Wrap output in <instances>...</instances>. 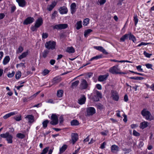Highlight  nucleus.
Instances as JSON below:
<instances>
[{
	"mask_svg": "<svg viewBox=\"0 0 154 154\" xmlns=\"http://www.w3.org/2000/svg\"><path fill=\"white\" fill-rule=\"evenodd\" d=\"M60 82V80L58 78L55 77L53 79L52 82L54 84L58 83Z\"/></svg>",
	"mask_w": 154,
	"mask_h": 154,
	"instance_id": "09e8293b",
	"label": "nucleus"
},
{
	"mask_svg": "<svg viewBox=\"0 0 154 154\" xmlns=\"http://www.w3.org/2000/svg\"><path fill=\"white\" fill-rule=\"evenodd\" d=\"M57 4V2L55 1L52 2L51 4L48 6L47 8V10L49 11H51L56 5Z\"/></svg>",
	"mask_w": 154,
	"mask_h": 154,
	"instance_id": "f3484780",
	"label": "nucleus"
},
{
	"mask_svg": "<svg viewBox=\"0 0 154 154\" xmlns=\"http://www.w3.org/2000/svg\"><path fill=\"white\" fill-rule=\"evenodd\" d=\"M57 12L56 11H54L53 13L52 14L51 18L52 19H54L55 18L56 15L57 14Z\"/></svg>",
	"mask_w": 154,
	"mask_h": 154,
	"instance_id": "864d4df0",
	"label": "nucleus"
},
{
	"mask_svg": "<svg viewBox=\"0 0 154 154\" xmlns=\"http://www.w3.org/2000/svg\"><path fill=\"white\" fill-rule=\"evenodd\" d=\"M102 55H101L95 56L91 58L90 60V61H91L94 60H97L101 58H102Z\"/></svg>",
	"mask_w": 154,
	"mask_h": 154,
	"instance_id": "72a5a7b5",
	"label": "nucleus"
},
{
	"mask_svg": "<svg viewBox=\"0 0 154 154\" xmlns=\"http://www.w3.org/2000/svg\"><path fill=\"white\" fill-rule=\"evenodd\" d=\"M14 119L17 121H19L21 120V116L20 115L18 116H16L14 117Z\"/></svg>",
	"mask_w": 154,
	"mask_h": 154,
	"instance_id": "c03bdc74",
	"label": "nucleus"
},
{
	"mask_svg": "<svg viewBox=\"0 0 154 154\" xmlns=\"http://www.w3.org/2000/svg\"><path fill=\"white\" fill-rule=\"evenodd\" d=\"M137 69L139 71L143 72V69L141 68V66L140 65H139L136 66Z\"/></svg>",
	"mask_w": 154,
	"mask_h": 154,
	"instance_id": "4d7b16f0",
	"label": "nucleus"
},
{
	"mask_svg": "<svg viewBox=\"0 0 154 154\" xmlns=\"http://www.w3.org/2000/svg\"><path fill=\"white\" fill-rule=\"evenodd\" d=\"M144 145V143L142 141H141L139 142V143L138 145L139 147L140 148H141Z\"/></svg>",
	"mask_w": 154,
	"mask_h": 154,
	"instance_id": "69168bd1",
	"label": "nucleus"
},
{
	"mask_svg": "<svg viewBox=\"0 0 154 154\" xmlns=\"http://www.w3.org/2000/svg\"><path fill=\"white\" fill-rule=\"evenodd\" d=\"M23 48L21 46H20L17 51V53H20L23 51Z\"/></svg>",
	"mask_w": 154,
	"mask_h": 154,
	"instance_id": "8fccbe9b",
	"label": "nucleus"
},
{
	"mask_svg": "<svg viewBox=\"0 0 154 154\" xmlns=\"http://www.w3.org/2000/svg\"><path fill=\"white\" fill-rule=\"evenodd\" d=\"M122 150L125 152V154L128 153L131 151V150L130 149L124 148Z\"/></svg>",
	"mask_w": 154,
	"mask_h": 154,
	"instance_id": "de8ad7c7",
	"label": "nucleus"
},
{
	"mask_svg": "<svg viewBox=\"0 0 154 154\" xmlns=\"http://www.w3.org/2000/svg\"><path fill=\"white\" fill-rule=\"evenodd\" d=\"M49 121L46 120L43 122H42V125L44 128H45L47 126L48 124L49 123Z\"/></svg>",
	"mask_w": 154,
	"mask_h": 154,
	"instance_id": "a19ab883",
	"label": "nucleus"
},
{
	"mask_svg": "<svg viewBox=\"0 0 154 154\" xmlns=\"http://www.w3.org/2000/svg\"><path fill=\"white\" fill-rule=\"evenodd\" d=\"M38 28L35 25L34 26H32L31 29L32 31L34 32L36 31Z\"/></svg>",
	"mask_w": 154,
	"mask_h": 154,
	"instance_id": "6e6d98bb",
	"label": "nucleus"
},
{
	"mask_svg": "<svg viewBox=\"0 0 154 154\" xmlns=\"http://www.w3.org/2000/svg\"><path fill=\"white\" fill-rule=\"evenodd\" d=\"M128 34L129 35L128 38L129 40H132L133 42H135L136 41V39L135 37L131 33H129Z\"/></svg>",
	"mask_w": 154,
	"mask_h": 154,
	"instance_id": "c756f323",
	"label": "nucleus"
},
{
	"mask_svg": "<svg viewBox=\"0 0 154 154\" xmlns=\"http://www.w3.org/2000/svg\"><path fill=\"white\" fill-rule=\"evenodd\" d=\"M59 11L61 14H66L68 11L67 8L65 6L61 7L59 9Z\"/></svg>",
	"mask_w": 154,
	"mask_h": 154,
	"instance_id": "4468645a",
	"label": "nucleus"
},
{
	"mask_svg": "<svg viewBox=\"0 0 154 154\" xmlns=\"http://www.w3.org/2000/svg\"><path fill=\"white\" fill-rule=\"evenodd\" d=\"M133 134L134 135L136 136H140V134L135 130L133 131Z\"/></svg>",
	"mask_w": 154,
	"mask_h": 154,
	"instance_id": "13d9d810",
	"label": "nucleus"
},
{
	"mask_svg": "<svg viewBox=\"0 0 154 154\" xmlns=\"http://www.w3.org/2000/svg\"><path fill=\"white\" fill-rule=\"evenodd\" d=\"M146 67L148 69H152V64L149 63H147L145 65Z\"/></svg>",
	"mask_w": 154,
	"mask_h": 154,
	"instance_id": "bf43d9fd",
	"label": "nucleus"
},
{
	"mask_svg": "<svg viewBox=\"0 0 154 154\" xmlns=\"http://www.w3.org/2000/svg\"><path fill=\"white\" fill-rule=\"evenodd\" d=\"M119 150V147L116 145H113L111 147V151L112 152L114 153L116 151H118Z\"/></svg>",
	"mask_w": 154,
	"mask_h": 154,
	"instance_id": "aec40b11",
	"label": "nucleus"
},
{
	"mask_svg": "<svg viewBox=\"0 0 154 154\" xmlns=\"http://www.w3.org/2000/svg\"><path fill=\"white\" fill-rule=\"evenodd\" d=\"M94 48L96 50L100 51L102 52L103 53L105 54H108V52L106 51L105 49L102 46H94Z\"/></svg>",
	"mask_w": 154,
	"mask_h": 154,
	"instance_id": "f8f14e48",
	"label": "nucleus"
},
{
	"mask_svg": "<svg viewBox=\"0 0 154 154\" xmlns=\"http://www.w3.org/2000/svg\"><path fill=\"white\" fill-rule=\"evenodd\" d=\"M106 144V143L104 142L102 143L101 144V145L100 146V148L102 149H104L105 147V145Z\"/></svg>",
	"mask_w": 154,
	"mask_h": 154,
	"instance_id": "338daca9",
	"label": "nucleus"
},
{
	"mask_svg": "<svg viewBox=\"0 0 154 154\" xmlns=\"http://www.w3.org/2000/svg\"><path fill=\"white\" fill-rule=\"evenodd\" d=\"M82 22L81 21H79L77 22L76 26V29L77 30L80 29L82 26Z\"/></svg>",
	"mask_w": 154,
	"mask_h": 154,
	"instance_id": "7c9ffc66",
	"label": "nucleus"
},
{
	"mask_svg": "<svg viewBox=\"0 0 154 154\" xmlns=\"http://www.w3.org/2000/svg\"><path fill=\"white\" fill-rule=\"evenodd\" d=\"M49 51L48 50H45L42 54V57L45 58L47 57Z\"/></svg>",
	"mask_w": 154,
	"mask_h": 154,
	"instance_id": "c85d7f7f",
	"label": "nucleus"
},
{
	"mask_svg": "<svg viewBox=\"0 0 154 154\" xmlns=\"http://www.w3.org/2000/svg\"><path fill=\"white\" fill-rule=\"evenodd\" d=\"M49 148V147H47L45 148H44L42 151V152L41 153V154H45L48 151V149Z\"/></svg>",
	"mask_w": 154,
	"mask_h": 154,
	"instance_id": "79ce46f5",
	"label": "nucleus"
},
{
	"mask_svg": "<svg viewBox=\"0 0 154 154\" xmlns=\"http://www.w3.org/2000/svg\"><path fill=\"white\" fill-rule=\"evenodd\" d=\"M94 92L98 97L99 99L100 98H102V94L100 92L97 90L95 91Z\"/></svg>",
	"mask_w": 154,
	"mask_h": 154,
	"instance_id": "e433bc0d",
	"label": "nucleus"
},
{
	"mask_svg": "<svg viewBox=\"0 0 154 154\" xmlns=\"http://www.w3.org/2000/svg\"><path fill=\"white\" fill-rule=\"evenodd\" d=\"M52 121L50 122V123L52 125H57L58 123V119L57 116L56 114H52L51 116Z\"/></svg>",
	"mask_w": 154,
	"mask_h": 154,
	"instance_id": "20e7f679",
	"label": "nucleus"
},
{
	"mask_svg": "<svg viewBox=\"0 0 154 154\" xmlns=\"http://www.w3.org/2000/svg\"><path fill=\"white\" fill-rule=\"evenodd\" d=\"M97 88L99 90H101L102 89V87L100 85L97 84L96 85Z\"/></svg>",
	"mask_w": 154,
	"mask_h": 154,
	"instance_id": "774afa93",
	"label": "nucleus"
},
{
	"mask_svg": "<svg viewBox=\"0 0 154 154\" xmlns=\"http://www.w3.org/2000/svg\"><path fill=\"white\" fill-rule=\"evenodd\" d=\"M76 5L75 3H72L70 6V9L71 13L72 14H74L76 11Z\"/></svg>",
	"mask_w": 154,
	"mask_h": 154,
	"instance_id": "6ab92c4d",
	"label": "nucleus"
},
{
	"mask_svg": "<svg viewBox=\"0 0 154 154\" xmlns=\"http://www.w3.org/2000/svg\"><path fill=\"white\" fill-rule=\"evenodd\" d=\"M29 51V50H27L26 52H23L22 54L18 57V59L20 60L21 59L25 57L28 54Z\"/></svg>",
	"mask_w": 154,
	"mask_h": 154,
	"instance_id": "412c9836",
	"label": "nucleus"
},
{
	"mask_svg": "<svg viewBox=\"0 0 154 154\" xmlns=\"http://www.w3.org/2000/svg\"><path fill=\"white\" fill-rule=\"evenodd\" d=\"M109 76L108 74H106L105 75H100L98 78V80L100 82H103Z\"/></svg>",
	"mask_w": 154,
	"mask_h": 154,
	"instance_id": "dca6fc26",
	"label": "nucleus"
},
{
	"mask_svg": "<svg viewBox=\"0 0 154 154\" xmlns=\"http://www.w3.org/2000/svg\"><path fill=\"white\" fill-rule=\"evenodd\" d=\"M25 118L27 120L28 122L30 123H32L34 122V117L32 115H27L25 117Z\"/></svg>",
	"mask_w": 154,
	"mask_h": 154,
	"instance_id": "2eb2a0df",
	"label": "nucleus"
},
{
	"mask_svg": "<svg viewBox=\"0 0 154 154\" xmlns=\"http://www.w3.org/2000/svg\"><path fill=\"white\" fill-rule=\"evenodd\" d=\"M48 36V34L46 33H43L42 35V39H45L47 38Z\"/></svg>",
	"mask_w": 154,
	"mask_h": 154,
	"instance_id": "5fc2aeb1",
	"label": "nucleus"
},
{
	"mask_svg": "<svg viewBox=\"0 0 154 154\" xmlns=\"http://www.w3.org/2000/svg\"><path fill=\"white\" fill-rule=\"evenodd\" d=\"M106 0H100L99 3L100 5L104 4L106 2Z\"/></svg>",
	"mask_w": 154,
	"mask_h": 154,
	"instance_id": "0e129e2a",
	"label": "nucleus"
},
{
	"mask_svg": "<svg viewBox=\"0 0 154 154\" xmlns=\"http://www.w3.org/2000/svg\"><path fill=\"white\" fill-rule=\"evenodd\" d=\"M118 66H115L110 68L109 72L113 74H119L120 69L118 68Z\"/></svg>",
	"mask_w": 154,
	"mask_h": 154,
	"instance_id": "423d86ee",
	"label": "nucleus"
},
{
	"mask_svg": "<svg viewBox=\"0 0 154 154\" xmlns=\"http://www.w3.org/2000/svg\"><path fill=\"white\" fill-rule=\"evenodd\" d=\"M16 136L17 137L20 139H23L25 137L24 134L20 133L17 134Z\"/></svg>",
	"mask_w": 154,
	"mask_h": 154,
	"instance_id": "ea45409f",
	"label": "nucleus"
},
{
	"mask_svg": "<svg viewBox=\"0 0 154 154\" xmlns=\"http://www.w3.org/2000/svg\"><path fill=\"white\" fill-rule=\"evenodd\" d=\"M63 91L62 90L58 91L57 92V96L59 97H61L63 96Z\"/></svg>",
	"mask_w": 154,
	"mask_h": 154,
	"instance_id": "473e14b6",
	"label": "nucleus"
},
{
	"mask_svg": "<svg viewBox=\"0 0 154 154\" xmlns=\"http://www.w3.org/2000/svg\"><path fill=\"white\" fill-rule=\"evenodd\" d=\"M92 31V30L90 29H88L86 30L84 32V35L85 37L88 36V35Z\"/></svg>",
	"mask_w": 154,
	"mask_h": 154,
	"instance_id": "c9c22d12",
	"label": "nucleus"
},
{
	"mask_svg": "<svg viewBox=\"0 0 154 154\" xmlns=\"http://www.w3.org/2000/svg\"><path fill=\"white\" fill-rule=\"evenodd\" d=\"M71 139L73 144H74L78 139V135L77 134L72 133L71 134Z\"/></svg>",
	"mask_w": 154,
	"mask_h": 154,
	"instance_id": "1a4fd4ad",
	"label": "nucleus"
},
{
	"mask_svg": "<svg viewBox=\"0 0 154 154\" xmlns=\"http://www.w3.org/2000/svg\"><path fill=\"white\" fill-rule=\"evenodd\" d=\"M92 99L94 101L97 102L99 100V98L94 92L92 93Z\"/></svg>",
	"mask_w": 154,
	"mask_h": 154,
	"instance_id": "a878e982",
	"label": "nucleus"
},
{
	"mask_svg": "<svg viewBox=\"0 0 154 154\" xmlns=\"http://www.w3.org/2000/svg\"><path fill=\"white\" fill-rule=\"evenodd\" d=\"M143 54L146 57L148 58L150 57L152 54H149L147 53L146 51H144Z\"/></svg>",
	"mask_w": 154,
	"mask_h": 154,
	"instance_id": "603ef678",
	"label": "nucleus"
},
{
	"mask_svg": "<svg viewBox=\"0 0 154 154\" xmlns=\"http://www.w3.org/2000/svg\"><path fill=\"white\" fill-rule=\"evenodd\" d=\"M79 83V81L78 80L76 81H75L73 82L72 84V88H73L74 87H76L77 86Z\"/></svg>",
	"mask_w": 154,
	"mask_h": 154,
	"instance_id": "37998d69",
	"label": "nucleus"
},
{
	"mask_svg": "<svg viewBox=\"0 0 154 154\" xmlns=\"http://www.w3.org/2000/svg\"><path fill=\"white\" fill-rule=\"evenodd\" d=\"M0 137H1L6 138L8 143H12L13 142V136L10 134L8 132L1 134Z\"/></svg>",
	"mask_w": 154,
	"mask_h": 154,
	"instance_id": "f257e3e1",
	"label": "nucleus"
},
{
	"mask_svg": "<svg viewBox=\"0 0 154 154\" xmlns=\"http://www.w3.org/2000/svg\"><path fill=\"white\" fill-rule=\"evenodd\" d=\"M66 51L69 53H73L75 52V49L72 47H68L66 49Z\"/></svg>",
	"mask_w": 154,
	"mask_h": 154,
	"instance_id": "cd10ccee",
	"label": "nucleus"
},
{
	"mask_svg": "<svg viewBox=\"0 0 154 154\" xmlns=\"http://www.w3.org/2000/svg\"><path fill=\"white\" fill-rule=\"evenodd\" d=\"M89 23V19L88 18L85 19L83 21V25L84 26H86Z\"/></svg>",
	"mask_w": 154,
	"mask_h": 154,
	"instance_id": "58836bf2",
	"label": "nucleus"
},
{
	"mask_svg": "<svg viewBox=\"0 0 154 154\" xmlns=\"http://www.w3.org/2000/svg\"><path fill=\"white\" fill-rule=\"evenodd\" d=\"M42 23L43 20L42 19L39 18L36 20L35 25L38 28L42 25Z\"/></svg>",
	"mask_w": 154,
	"mask_h": 154,
	"instance_id": "ddd939ff",
	"label": "nucleus"
},
{
	"mask_svg": "<svg viewBox=\"0 0 154 154\" xmlns=\"http://www.w3.org/2000/svg\"><path fill=\"white\" fill-rule=\"evenodd\" d=\"M56 45V43L54 41H49L45 43V46L48 50H53L55 48Z\"/></svg>",
	"mask_w": 154,
	"mask_h": 154,
	"instance_id": "7ed1b4c3",
	"label": "nucleus"
},
{
	"mask_svg": "<svg viewBox=\"0 0 154 154\" xmlns=\"http://www.w3.org/2000/svg\"><path fill=\"white\" fill-rule=\"evenodd\" d=\"M17 114V112H9L3 116V118L4 119H6L12 116H13Z\"/></svg>",
	"mask_w": 154,
	"mask_h": 154,
	"instance_id": "a211bd4d",
	"label": "nucleus"
},
{
	"mask_svg": "<svg viewBox=\"0 0 154 154\" xmlns=\"http://www.w3.org/2000/svg\"><path fill=\"white\" fill-rule=\"evenodd\" d=\"M68 26V25L66 24H60L56 25L54 26L53 29L60 30L65 29L67 28Z\"/></svg>",
	"mask_w": 154,
	"mask_h": 154,
	"instance_id": "39448f33",
	"label": "nucleus"
},
{
	"mask_svg": "<svg viewBox=\"0 0 154 154\" xmlns=\"http://www.w3.org/2000/svg\"><path fill=\"white\" fill-rule=\"evenodd\" d=\"M16 1L20 7H23L25 5L26 2L25 0H16Z\"/></svg>",
	"mask_w": 154,
	"mask_h": 154,
	"instance_id": "5701e85b",
	"label": "nucleus"
},
{
	"mask_svg": "<svg viewBox=\"0 0 154 154\" xmlns=\"http://www.w3.org/2000/svg\"><path fill=\"white\" fill-rule=\"evenodd\" d=\"M130 71L131 72V73H134L135 74H137V75H140L144 76L145 75L144 74H143L137 72H134L133 71Z\"/></svg>",
	"mask_w": 154,
	"mask_h": 154,
	"instance_id": "052dcab7",
	"label": "nucleus"
},
{
	"mask_svg": "<svg viewBox=\"0 0 154 154\" xmlns=\"http://www.w3.org/2000/svg\"><path fill=\"white\" fill-rule=\"evenodd\" d=\"M112 97L113 99L116 101H118L119 99L118 94L115 92H113L112 94Z\"/></svg>",
	"mask_w": 154,
	"mask_h": 154,
	"instance_id": "bb28decb",
	"label": "nucleus"
},
{
	"mask_svg": "<svg viewBox=\"0 0 154 154\" xmlns=\"http://www.w3.org/2000/svg\"><path fill=\"white\" fill-rule=\"evenodd\" d=\"M21 73L20 71H18L16 72L15 75V78L16 79H19L21 76Z\"/></svg>",
	"mask_w": 154,
	"mask_h": 154,
	"instance_id": "4c0bfd02",
	"label": "nucleus"
},
{
	"mask_svg": "<svg viewBox=\"0 0 154 154\" xmlns=\"http://www.w3.org/2000/svg\"><path fill=\"white\" fill-rule=\"evenodd\" d=\"M134 22L135 25L136 26L138 22V19L137 18V15H134Z\"/></svg>",
	"mask_w": 154,
	"mask_h": 154,
	"instance_id": "49530a36",
	"label": "nucleus"
},
{
	"mask_svg": "<svg viewBox=\"0 0 154 154\" xmlns=\"http://www.w3.org/2000/svg\"><path fill=\"white\" fill-rule=\"evenodd\" d=\"M128 34H126L123 35L120 39V41L121 42H124L125 40L128 39L129 37Z\"/></svg>",
	"mask_w": 154,
	"mask_h": 154,
	"instance_id": "393cba45",
	"label": "nucleus"
},
{
	"mask_svg": "<svg viewBox=\"0 0 154 154\" xmlns=\"http://www.w3.org/2000/svg\"><path fill=\"white\" fill-rule=\"evenodd\" d=\"M50 71L49 70L47 69H45L44 70V71L42 72V74L43 76H45L46 75L48 74L49 72Z\"/></svg>",
	"mask_w": 154,
	"mask_h": 154,
	"instance_id": "a18cd8bd",
	"label": "nucleus"
},
{
	"mask_svg": "<svg viewBox=\"0 0 154 154\" xmlns=\"http://www.w3.org/2000/svg\"><path fill=\"white\" fill-rule=\"evenodd\" d=\"M79 124V122L76 120H73L71 122V125L72 126L77 125Z\"/></svg>",
	"mask_w": 154,
	"mask_h": 154,
	"instance_id": "f704fd0d",
	"label": "nucleus"
},
{
	"mask_svg": "<svg viewBox=\"0 0 154 154\" xmlns=\"http://www.w3.org/2000/svg\"><path fill=\"white\" fill-rule=\"evenodd\" d=\"M95 109L93 107H89L87 109V113L88 115L91 116L95 113Z\"/></svg>",
	"mask_w": 154,
	"mask_h": 154,
	"instance_id": "0eeeda50",
	"label": "nucleus"
},
{
	"mask_svg": "<svg viewBox=\"0 0 154 154\" xmlns=\"http://www.w3.org/2000/svg\"><path fill=\"white\" fill-rule=\"evenodd\" d=\"M141 114L147 120H151L152 117L150 112L146 109H143L141 112Z\"/></svg>",
	"mask_w": 154,
	"mask_h": 154,
	"instance_id": "f03ea898",
	"label": "nucleus"
},
{
	"mask_svg": "<svg viewBox=\"0 0 154 154\" xmlns=\"http://www.w3.org/2000/svg\"><path fill=\"white\" fill-rule=\"evenodd\" d=\"M14 71H13L11 73L9 72V73L7 75V76L9 78H11L14 76Z\"/></svg>",
	"mask_w": 154,
	"mask_h": 154,
	"instance_id": "3c124183",
	"label": "nucleus"
},
{
	"mask_svg": "<svg viewBox=\"0 0 154 154\" xmlns=\"http://www.w3.org/2000/svg\"><path fill=\"white\" fill-rule=\"evenodd\" d=\"M10 58L9 56H6L4 58L3 61V64L4 65L7 64L10 61Z\"/></svg>",
	"mask_w": 154,
	"mask_h": 154,
	"instance_id": "b1692460",
	"label": "nucleus"
},
{
	"mask_svg": "<svg viewBox=\"0 0 154 154\" xmlns=\"http://www.w3.org/2000/svg\"><path fill=\"white\" fill-rule=\"evenodd\" d=\"M34 21V19L33 17H28L27 18L23 21V24L24 25H28L33 22Z\"/></svg>",
	"mask_w": 154,
	"mask_h": 154,
	"instance_id": "6e6552de",
	"label": "nucleus"
},
{
	"mask_svg": "<svg viewBox=\"0 0 154 154\" xmlns=\"http://www.w3.org/2000/svg\"><path fill=\"white\" fill-rule=\"evenodd\" d=\"M86 100V98L85 96L84 95H82L78 100V103L80 105H82L85 103Z\"/></svg>",
	"mask_w": 154,
	"mask_h": 154,
	"instance_id": "9d476101",
	"label": "nucleus"
},
{
	"mask_svg": "<svg viewBox=\"0 0 154 154\" xmlns=\"http://www.w3.org/2000/svg\"><path fill=\"white\" fill-rule=\"evenodd\" d=\"M148 126V122H147L144 121L140 123V128L143 129L147 127Z\"/></svg>",
	"mask_w": 154,
	"mask_h": 154,
	"instance_id": "4be33fe9",
	"label": "nucleus"
},
{
	"mask_svg": "<svg viewBox=\"0 0 154 154\" xmlns=\"http://www.w3.org/2000/svg\"><path fill=\"white\" fill-rule=\"evenodd\" d=\"M23 66L24 67H25V66L24 65V64L22 63H21L20 64H17L16 65V67L18 68V67H22Z\"/></svg>",
	"mask_w": 154,
	"mask_h": 154,
	"instance_id": "680f3d73",
	"label": "nucleus"
},
{
	"mask_svg": "<svg viewBox=\"0 0 154 154\" xmlns=\"http://www.w3.org/2000/svg\"><path fill=\"white\" fill-rule=\"evenodd\" d=\"M67 146L66 145H64L60 149V153H63L66 150L67 148Z\"/></svg>",
	"mask_w": 154,
	"mask_h": 154,
	"instance_id": "2f4dec72",
	"label": "nucleus"
},
{
	"mask_svg": "<svg viewBox=\"0 0 154 154\" xmlns=\"http://www.w3.org/2000/svg\"><path fill=\"white\" fill-rule=\"evenodd\" d=\"M88 83L85 79H83L80 84V88L82 89H86L88 87Z\"/></svg>",
	"mask_w": 154,
	"mask_h": 154,
	"instance_id": "9b49d317",
	"label": "nucleus"
},
{
	"mask_svg": "<svg viewBox=\"0 0 154 154\" xmlns=\"http://www.w3.org/2000/svg\"><path fill=\"white\" fill-rule=\"evenodd\" d=\"M148 44V43L142 42H141L140 44H139L137 45V46L140 47V46H142V45H147Z\"/></svg>",
	"mask_w": 154,
	"mask_h": 154,
	"instance_id": "e2e57ef3",
	"label": "nucleus"
}]
</instances>
